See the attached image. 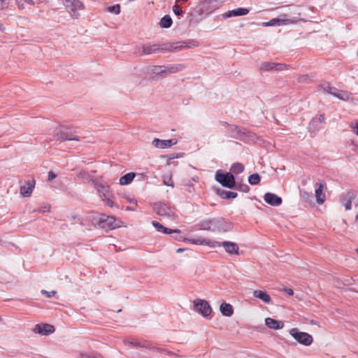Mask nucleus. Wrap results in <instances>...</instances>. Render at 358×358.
<instances>
[{
    "instance_id": "obj_40",
    "label": "nucleus",
    "mask_w": 358,
    "mask_h": 358,
    "mask_svg": "<svg viewBox=\"0 0 358 358\" xmlns=\"http://www.w3.org/2000/svg\"><path fill=\"white\" fill-rule=\"evenodd\" d=\"M106 203V204L109 206V207H113L114 206V203L112 200H110V199L108 198V196L106 198H105V200H103Z\"/></svg>"
},
{
    "instance_id": "obj_15",
    "label": "nucleus",
    "mask_w": 358,
    "mask_h": 358,
    "mask_svg": "<svg viewBox=\"0 0 358 358\" xmlns=\"http://www.w3.org/2000/svg\"><path fill=\"white\" fill-rule=\"evenodd\" d=\"M264 199L267 203L273 206H278L282 203V199L273 193H266Z\"/></svg>"
},
{
    "instance_id": "obj_10",
    "label": "nucleus",
    "mask_w": 358,
    "mask_h": 358,
    "mask_svg": "<svg viewBox=\"0 0 358 358\" xmlns=\"http://www.w3.org/2000/svg\"><path fill=\"white\" fill-rule=\"evenodd\" d=\"M171 50L167 45H159L158 44H144L142 46V52L145 55H151L158 52H166Z\"/></svg>"
},
{
    "instance_id": "obj_34",
    "label": "nucleus",
    "mask_w": 358,
    "mask_h": 358,
    "mask_svg": "<svg viewBox=\"0 0 358 358\" xmlns=\"http://www.w3.org/2000/svg\"><path fill=\"white\" fill-rule=\"evenodd\" d=\"M107 11L115 15H118L120 13V6L119 4L108 6Z\"/></svg>"
},
{
    "instance_id": "obj_47",
    "label": "nucleus",
    "mask_w": 358,
    "mask_h": 358,
    "mask_svg": "<svg viewBox=\"0 0 358 358\" xmlns=\"http://www.w3.org/2000/svg\"><path fill=\"white\" fill-rule=\"evenodd\" d=\"M301 196L303 198V199H308V197L309 196L308 194L306 192H303L301 193Z\"/></svg>"
},
{
    "instance_id": "obj_44",
    "label": "nucleus",
    "mask_w": 358,
    "mask_h": 358,
    "mask_svg": "<svg viewBox=\"0 0 358 358\" xmlns=\"http://www.w3.org/2000/svg\"><path fill=\"white\" fill-rule=\"evenodd\" d=\"M6 1L7 0H0V9H3L6 6Z\"/></svg>"
},
{
    "instance_id": "obj_18",
    "label": "nucleus",
    "mask_w": 358,
    "mask_h": 358,
    "mask_svg": "<svg viewBox=\"0 0 358 358\" xmlns=\"http://www.w3.org/2000/svg\"><path fill=\"white\" fill-rule=\"evenodd\" d=\"M152 225L157 231L162 232L164 234H172V233L180 234V229H170L169 228L164 227L162 224H160L159 222H158L157 221H153Z\"/></svg>"
},
{
    "instance_id": "obj_38",
    "label": "nucleus",
    "mask_w": 358,
    "mask_h": 358,
    "mask_svg": "<svg viewBox=\"0 0 358 358\" xmlns=\"http://www.w3.org/2000/svg\"><path fill=\"white\" fill-rule=\"evenodd\" d=\"M41 294L45 295L48 298H50L56 294V291L48 292L45 289H43V290H41Z\"/></svg>"
},
{
    "instance_id": "obj_27",
    "label": "nucleus",
    "mask_w": 358,
    "mask_h": 358,
    "mask_svg": "<svg viewBox=\"0 0 358 358\" xmlns=\"http://www.w3.org/2000/svg\"><path fill=\"white\" fill-rule=\"evenodd\" d=\"M124 343L125 345H132V346H134L136 348H143L150 349V350H152L162 351L161 350H159L160 348L147 346V345H143L141 343L136 341H124Z\"/></svg>"
},
{
    "instance_id": "obj_16",
    "label": "nucleus",
    "mask_w": 358,
    "mask_h": 358,
    "mask_svg": "<svg viewBox=\"0 0 358 358\" xmlns=\"http://www.w3.org/2000/svg\"><path fill=\"white\" fill-rule=\"evenodd\" d=\"M225 251L230 255H238L239 248L238 245L231 241H224L220 243Z\"/></svg>"
},
{
    "instance_id": "obj_7",
    "label": "nucleus",
    "mask_w": 358,
    "mask_h": 358,
    "mask_svg": "<svg viewBox=\"0 0 358 358\" xmlns=\"http://www.w3.org/2000/svg\"><path fill=\"white\" fill-rule=\"evenodd\" d=\"M289 334L300 344L306 346H309L313 341V336L303 331H299L297 328L290 329Z\"/></svg>"
},
{
    "instance_id": "obj_30",
    "label": "nucleus",
    "mask_w": 358,
    "mask_h": 358,
    "mask_svg": "<svg viewBox=\"0 0 358 358\" xmlns=\"http://www.w3.org/2000/svg\"><path fill=\"white\" fill-rule=\"evenodd\" d=\"M172 23L173 21L171 17L169 15H166L161 19L159 25L162 28H169L171 26Z\"/></svg>"
},
{
    "instance_id": "obj_36",
    "label": "nucleus",
    "mask_w": 358,
    "mask_h": 358,
    "mask_svg": "<svg viewBox=\"0 0 358 358\" xmlns=\"http://www.w3.org/2000/svg\"><path fill=\"white\" fill-rule=\"evenodd\" d=\"M263 27H278V23L276 20V18H273L268 22H265L262 23Z\"/></svg>"
},
{
    "instance_id": "obj_20",
    "label": "nucleus",
    "mask_w": 358,
    "mask_h": 358,
    "mask_svg": "<svg viewBox=\"0 0 358 358\" xmlns=\"http://www.w3.org/2000/svg\"><path fill=\"white\" fill-rule=\"evenodd\" d=\"M196 241H197L196 245H208L213 248L221 247L220 242H218L216 241L201 238H196Z\"/></svg>"
},
{
    "instance_id": "obj_39",
    "label": "nucleus",
    "mask_w": 358,
    "mask_h": 358,
    "mask_svg": "<svg viewBox=\"0 0 358 358\" xmlns=\"http://www.w3.org/2000/svg\"><path fill=\"white\" fill-rule=\"evenodd\" d=\"M50 208V206H45L44 207L40 208L38 210H34V212H42V213L49 212Z\"/></svg>"
},
{
    "instance_id": "obj_28",
    "label": "nucleus",
    "mask_w": 358,
    "mask_h": 358,
    "mask_svg": "<svg viewBox=\"0 0 358 358\" xmlns=\"http://www.w3.org/2000/svg\"><path fill=\"white\" fill-rule=\"evenodd\" d=\"M96 189L98 192L100 194L102 200H105V198L108 196L109 187L107 185H103L102 184L97 185Z\"/></svg>"
},
{
    "instance_id": "obj_24",
    "label": "nucleus",
    "mask_w": 358,
    "mask_h": 358,
    "mask_svg": "<svg viewBox=\"0 0 358 358\" xmlns=\"http://www.w3.org/2000/svg\"><path fill=\"white\" fill-rule=\"evenodd\" d=\"M276 20L278 23V27L295 23L297 21L296 18H288L286 14L280 15L278 17H276Z\"/></svg>"
},
{
    "instance_id": "obj_3",
    "label": "nucleus",
    "mask_w": 358,
    "mask_h": 358,
    "mask_svg": "<svg viewBox=\"0 0 358 358\" xmlns=\"http://www.w3.org/2000/svg\"><path fill=\"white\" fill-rule=\"evenodd\" d=\"M184 69L185 66L181 64L170 66H157L154 67L153 73L157 75L165 77L167 75L180 72Z\"/></svg>"
},
{
    "instance_id": "obj_49",
    "label": "nucleus",
    "mask_w": 358,
    "mask_h": 358,
    "mask_svg": "<svg viewBox=\"0 0 358 358\" xmlns=\"http://www.w3.org/2000/svg\"><path fill=\"white\" fill-rule=\"evenodd\" d=\"M167 45L169 47L171 46V50H177L178 48V47H177V46L173 47V45ZM179 48H181V46H179ZM169 51H171V50Z\"/></svg>"
},
{
    "instance_id": "obj_26",
    "label": "nucleus",
    "mask_w": 358,
    "mask_h": 358,
    "mask_svg": "<svg viewBox=\"0 0 358 358\" xmlns=\"http://www.w3.org/2000/svg\"><path fill=\"white\" fill-rule=\"evenodd\" d=\"M135 176L136 174L134 173H128L120 178V184L121 185H127L133 181Z\"/></svg>"
},
{
    "instance_id": "obj_8",
    "label": "nucleus",
    "mask_w": 358,
    "mask_h": 358,
    "mask_svg": "<svg viewBox=\"0 0 358 358\" xmlns=\"http://www.w3.org/2000/svg\"><path fill=\"white\" fill-rule=\"evenodd\" d=\"M194 310L204 317H208L212 313V308L209 303L201 299H196L194 301Z\"/></svg>"
},
{
    "instance_id": "obj_48",
    "label": "nucleus",
    "mask_w": 358,
    "mask_h": 358,
    "mask_svg": "<svg viewBox=\"0 0 358 358\" xmlns=\"http://www.w3.org/2000/svg\"><path fill=\"white\" fill-rule=\"evenodd\" d=\"M188 242H189L192 244L196 245L197 241H196V238H189V239H188Z\"/></svg>"
},
{
    "instance_id": "obj_31",
    "label": "nucleus",
    "mask_w": 358,
    "mask_h": 358,
    "mask_svg": "<svg viewBox=\"0 0 358 358\" xmlns=\"http://www.w3.org/2000/svg\"><path fill=\"white\" fill-rule=\"evenodd\" d=\"M219 194L222 199H235L238 195L236 192L226 190H221Z\"/></svg>"
},
{
    "instance_id": "obj_5",
    "label": "nucleus",
    "mask_w": 358,
    "mask_h": 358,
    "mask_svg": "<svg viewBox=\"0 0 358 358\" xmlns=\"http://www.w3.org/2000/svg\"><path fill=\"white\" fill-rule=\"evenodd\" d=\"M322 89L324 92L330 94L342 101L350 102L354 101V98L351 96V94L348 92L339 90L334 87L329 86V85H324L322 86Z\"/></svg>"
},
{
    "instance_id": "obj_52",
    "label": "nucleus",
    "mask_w": 358,
    "mask_h": 358,
    "mask_svg": "<svg viewBox=\"0 0 358 358\" xmlns=\"http://www.w3.org/2000/svg\"><path fill=\"white\" fill-rule=\"evenodd\" d=\"M175 238H176V240L180 241V240H181V239H182V237H181L180 236H176V237H175Z\"/></svg>"
},
{
    "instance_id": "obj_19",
    "label": "nucleus",
    "mask_w": 358,
    "mask_h": 358,
    "mask_svg": "<svg viewBox=\"0 0 358 358\" xmlns=\"http://www.w3.org/2000/svg\"><path fill=\"white\" fill-rule=\"evenodd\" d=\"M260 68L262 70L264 71H282L283 69V64L265 62L261 65Z\"/></svg>"
},
{
    "instance_id": "obj_17",
    "label": "nucleus",
    "mask_w": 358,
    "mask_h": 358,
    "mask_svg": "<svg viewBox=\"0 0 358 358\" xmlns=\"http://www.w3.org/2000/svg\"><path fill=\"white\" fill-rule=\"evenodd\" d=\"M265 324L268 328L275 330L281 329L284 327V322L282 321L276 320L271 317L266 318Z\"/></svg>"
},
{
    "instance_id": "obj_50",
    "label": "nucleus",
    "mask_w": 358,
    "mask_h": 358,
    "mask_svg": "<svg viewBox=\"0 0 358 358\" xmlns=\"http://www.w3.org/2000/svg\"><path fill=\"white\" fill-rule=\"evenodd\" d=\"M185 250V248H178V249H177L176 252H177V253H180V252H184Z\"/></svg>"
},
{
    "instance_id": "obj_29",
    "label": "nucleus",
    "mask_w": 358,
    "mask_h": 358,
    "mask_svg": "<svg viewBox=\"0 0 358 358\" xmlns=\"http://www.w3.org/2000/svg\"><path fill=\"white\" fill-rule=\"evenodd\" d=\"M34 186L32 184L28 182L27 184L21 187L20 193L24 196H29L31 194V192L34 189Z\"/></svg>"
},
{
    "instance_id": "obj_32",
    "label": "nucleus",
    "mask_w": 358,
    "mask_h": 358,
    "mask_svg": "<svg viewBox=\"0 0 358 358\" xmlns=\"http://www.w3.org/2000/svg\"><path fill=\"white\" fill-rule=\"evenodd\" d=\"M261 180V177L258 173H253L249 176L248 182L250 185H257Z\"/></svg>"
},
{
    "instance_id": "obj_13",
    "label": "nucleus",
    "mask_w": 358,
    "mask_h": 358,
    "mask_svg": "<svg viewBox=\"0 0 358 358\" xmlns=\"http://www.w3.org/2000/svg\"><path fill=\"white\" fill-rule=\"evenodd\" d=\"M54 331V326L49 324H36L34 328V332L42 335H49Z\"/></svg>"
},
{
    "instance_id": "obj_33",
    "label": "nucleus",
    "mask_w": 358,
    "mask_h": 358,
    "mask_svg": "<svg viewBox=\"0 0 358 358\" xmlns=\"http://www.w3.org/2000/svg\"><path fill=\"white\" fill-rule=\"evenodd\" d=\"M244 170V166L241 163L234 164L231 167V171L234 173H240Z\"/></svg>"
},
{
    "instance_id": "obj_53",
    "label": "nucleus",
    "mask_w": 358,
    "mask_h": 358,
    "mask_svg": "<svg viewBox=\"0 0 358 358\" xmlns=\"http://www.w3.org/2000/svg\"><path fill=\"white\" fill-rule=\"evenodd\" d=\"M142 358H145V357H142Z\"/></svg>"
},
{
    "instance_id": "obj_11",
    "label": "nucleus",
    "mask_w": 358,
    "mask_h": 358,
    "mask_svg": "<svg viewBox=\"0 0 358 358\" xmlns=\"http://www.w3.org/2000/svg\"><path fill=\"white\" fill-rule=\"evenodd\" d=\"M177 143V140L175 138H171L169 140H160L159 138H155L152 141V145H155L157 148L164 149L166 148H169L173 145Z\"/></svg>"
},
{
    "instance_id": "obj_2",
    "label": "nucleus",
    "mask_w": 358,
    "mask_h": 358,
    "mask_svg": "<svg viewBox=\"0 0 358 358\" xmlns=\"http://www.w3.org/2000/svg\"><path fill=\"white\" fill-rule=\"evenodd\" d=\"M96 224L100 228L105 229H113L122 226L121 220H117L115 217L106 215H99Z\"/></svg>"
},
{
    "instance_id": "obj_46",
    "label": "nucleus",
    "mask_w": 358,
    "mask_h": 358,
    "mask_svg": "<svg viewBox=\"0 0 358 358\" xmlns=\"http://www.w3.org/2000/svg\"><path fill=\"white\" fill-rule=\"evenodd\" d=\"M127 201L130 203L137 204V201L135 199L129 198L127 199Z\"/></svg>"
},
{
    "instance_id": "obj_1",
    "label": "nucleus",
    "mask_w": 358,
    "mask_h": 358,
    "mask_svg": "<svg viewBox=\"0 0 358 358\" xmlns=\"http://www.w3.org/2000/svg\"><path fill=\"white\" fill-rule=\"evenodd\" d=\"M231 227V223L222 217L208 219L201 223V229L213 232H226Z\"/></svg>"
},
{
    "instance_id": "obj_9",
    "label": "nucleus",
    "mask_w": 358,
    "mask_h": 358,
    "mask_svg": "<svg viewBox=\"0 0 358 358\" xmlns=\"http://www.w3.org/2000/svg\"><path fill=\"white\" fill-rule=\"evenodd\" d=\"M215 180L223 187L234 188L235 186V180L231 173H222L219 171L215 174Z\"/></svg>"
},
{
    "instance_id": "obj_23",
    "label": "nucleus",
    "mask_w": 358,
    "mask_h": 358,
    "mask_svg": "<svg viewBox=\"0 0 358 358\" xmlns=\"http://www.w3.org/2000/svg\"><path fill=\"white\" fill-rule=\"evenodd\" d=\"M324 185H319V187L315 189V197L319 204H322L325 201V194L324 193Z\"/></svg>"
},
{
    "instance_id": "obj_45",
    "label": "nucleus",
    "mask_w": 358,
    "mask_h": 358,
    "mask_svg": "<svg viewBox=\"0 0 358 358\" xmlns=\"http://www.w3.org/2000/svg\"><path fill=\"white\" fill-rule=\"evenodd\" d=\"M63 139L64 141H78V138L77 137H73V138L64 137Z\"/></svg>"
},
{
    "instance_id": "obj_4",
    "label": "nucleus",
    "mask_w": 358,
    "mask_h": 358,
    "mask_svg": "<svg viewBox=\"0 0 358 358\" xmlns=\"http://www.w3.org/2000/svg\"><path fill=\"white\" fill-rule=\"evenodd\" d=\"M64 5L73 18H78L80 11L84 9L83 3L79 0H64Z\"/></svg>"
},
{
    "instance_id": "obj_42",
    "label": "nucleus",
    "mask_w": 358,
    "mask_h": 358,
    "mask_svg": "<svg viewBox=\"0 0 358 358\" xmlns=\"http://www.w3.org/2000/svg\"><path fill=\"white\" fill-rule=\"evenodd\" d=\"M352 131L358 136V122H356L354 126H352Z\"/></svg>"
},
{
    "instance_id": "obj_6",
    "label": "nucleus",
    "mask_w": 358,
    "mask_h": 358,
    "mask_svg": "<svg viewBox=\"0 0 358 358\" xmlns=\"http://www.w3.org/2000/svg\"><path fill=\"white\" fill-rule=\"evenodd\" d=\"M153 210L159 216L169 220H174L176 218L173 210L164 203H155L153 205Z\"/></svg>"
},
{
    "instance_id": "obj_41",
    "label": "nucleus",
    "mask_w": 358,
    "mask_h": 358,
    "mask_svg": "<svg viewBox=\"0 0 358 358\" xmlns=\"http://www.w3.org/2000/svg\"><path fill=\"white\" fill-rule=\"evenodd\" d=\"M57 175L53 171H50L48 173V180H52L56 178Z\"/></svg>"
},
{
    "instance_id": "obj_37",
    "label": "nucleus",
    "mask_w": 358,
    "mask_h": 358,
    "mask_svg": "<svg viewBox=\"0 0 358 358\" xmlns=\"http://www.w3.org/2000/svg\"><path fill=\"white\" fill-rule=\"evenodd\" d=\"M173 11L177 15H180L182 13V8L178 5H174L173 6Z\"/></svg>"
},
{
    "instance_id": "obj_43",
    "label": "nucleus",
    "mask_w": 358,
    "mask_h": 358,
    "mask_svg": "<svg viewBox=\"0 0 358 358\" xmlns=\"http://www.w3.org/2000/svg\"><path fill=\"white\" fill-rule=\"evenodd\" d=\"M283 290L287 294H289V296H292L294 294V291L293 289H290V288H284Z\"/></svg>"
},
{
    "instance_id": "obj_12",
    "label": "nucleus",
    "mask_w": 358,
    "mask_h": 358,
    "mask_svg": "<svg viewBox=\"0 0 358 358\" xmlns=\"http://www.w3.org/2000/svg\"><path fill=\"white\" fill-rule=\"evenodd\" d=\"M249 13V10L245 8H238L234 10H229L222 14L223 18L227 19L232 17L245 15Z\"/></svg>"
},
{
    "instance_id": "obj_25",
    "label": "nucleus",
    "mask_w": 358,
    "mask_h": 358,
    "mask_svg": "<svg viewBox=\"0 0 358 358\" xmlns=\"http://www.w3.org/2000/svg\"><path fill=\"white\" fill-rule=\"evenodd\" d=\"M354 199V196L352 194L348 193L345 196L341 198V203L345 207L346 210H349L351 209V203L352 201Z\"/></svg>"
},
{
    "instance_id": "obj_35",
    "label": "nucleus",
    "mask_w": 358,
    "mask_h": 358,
    "mask_svg": "<svg viewBox=\"0 0 358 358\" xmlns=\"http://www.w3.org/2000/svg\"><path fill=\"white\" fill-rule=\"evenodd\" d=\"M163 183L166 186H170L171 187H174L173 182L171 181V176H163Z\"/></svg>"
},
{
    "instance_id": "obj_21",
    "label": "nucleus",
    "mask_w": 358,
    "mask_h": 358,
    "mask_svg": "<svg viewBox=\"0 0 358 358\" xmlns=\"http://www.w3.org/2000/svg\"><path fill=\"white\" fill-rule=\"evenodd\" d=\"M252 294L254 297L261 299L264 303H269L271 301V298L264 291L257 289Z\"/></svg>"
},
{
    "instance_id": "obj_14",
    "label": "nucleus",
    "mask_w": 358,
    "mask_h": 358,
    "mask_svg": "<svg viewBox=\"0 0 358 358\" xmlns=\"http://www.w3.org/2000/svg\"><path fill=\"white\" fill-rule=\"evenodd\" d=\"M325 117L324 115H320L312 119L309 124V129L310 131L315 133L320 128V125L324 122Z\"/></svg>"
},
{
    "instance_id": "obj_51",
    "label": "nucleus",
    "mask_w": 358,
    "mask_h": 358,
    "mask_svg": "<svg viewBox=\"0 0 358 358\" xmlns=\"http://www.w3.org/2000/svg\"><path fill=\"white\" fill-rule=\"evenodd\" d=\"M126 210H132V211L135 210L134 208H133L132 207H129V206L126 208Z\"/></svg>"
},
{
    "instance_id": "obj_22",
    "label": "nucleus",
    "mask_w": 358,
    "mask_h": 358,
    "mask_svg": "<svg viewBox=\"0 0 358 358\" xmlns=\"http://www.w3.org/2000/svg\"><path fill=\"white\" fill-rule=\"evenodd\" d=\"M220 310L221 313L226 317H231L234 313V309L230 303H222L220 305Z\"/></svg>"
}]
</instances>
